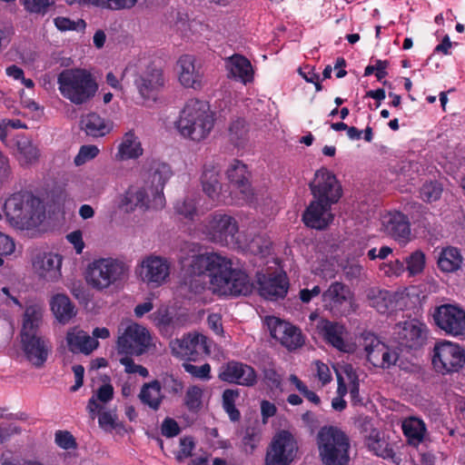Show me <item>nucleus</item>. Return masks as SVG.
Listing matches in <instances>:
<instances>
[{
  "label": "nucleus",
  "mask_w": 465,
  "mask_h": 465,
  "mask_svg": "<svg viewBox=\"0 0 465 465\" xmlns=\"http://www.w3.org/2000/svg\"><path fill=\"white\" fill-rule=\"evenodd\" d=\"M208 277L214 292L224 296H247L254 288L249 275L232 268L231 260L215 252H205L189 257L182 263L183 283L195 292L205 288Z\"/></svg>",
  "instance_id": "nucleus-1"
},
{
  "label": "nucleus",
  "mask_w": 465,
  "mask_h": 465,
  "mask_svg": "<svg viewBox=\"0 0 465 465\" xmlns=\"http://www.w3.org/2000/svg\"><path fill=\"white\" fill-rule=\"evenodd\" d=\"M42 321L43 309L40 306L33 304L25 308L21 342L27 360L36 368L45 364L52 348L50 341L37 333Z\"/></svg>",
  "instance_id": "nucleus-2"
},
{
  "label": "nucleus",
  "mask_w": 465,
  "mask_h": 465,
  "mask_svg": "<svg viewBox=\"0 0 465 465\" xmlns=\"http://www.w3.org/2000/svg\"><path fill=\"white\" fill-rule=\"evenodd\" d=\"M214 114L208 103L190 99L180 113L176 128L185 138L200 142L205 139L214 126Z\"/></svg>",
  "instance_id": "nucleus-3"
},
{
  "label": "nucleus",
  "mask_w": 465,
  "mask_h": 465,
  "mask_svg": "<svg viewBox=\"0 0 465 465\" xmlns=\"http://www.w3.org/2000/svg\"><path fill=\"white\" fill-rule=\"evenodd\" d=\"M57 84L62 96L76 105L88 102L98 90L94 77L84 68L64 69L57 76Z\"/></svg>",
  "instance_id": "nucleus-4"
},
{
  "label": "nucleus",
  "mask_w": 465,
  "mask_h": 465,
  "mask_svg": "<svg viewBox=\"0 0 465 465\" xmlns=\"http://www.w3.org/2000/svg\"><path fill=\"white\" fill-rule=\"evenodd\" d=\"M320 458L324 465H348L350 440L339 428L323 426L317 434Z\"/></svg>",
  "instance_id": "nucleus-5"
},
{
  "label": "nucleus",
  "mask_w": 465,
  "mask_h": 465,
  "mask_svg": "<svg viewBox=\"0 0 465 465\" xmlns=\"http://www.w3.org/2000/svg\"><path fill=\"white\" fill-rule=\"evenodd\" d=\"M5 214L17 225H35L45 218L42 201L32 193H13L5 203Z\"/></svg>",
  "instance_id": "nucleus-6"
},
{
  "label": "nucleus",
  "mask_w": 465,
  "mask_h": 465,
  "mask_svg": "<svg viewBox=\"0 0 465 465\" xmlns=\"http://www.w3.org/2000/svg\"><path fill=\"white\" fill-rule=\"evenodd\" d=\"M128 265L118 259L100 258L88 264L86 282L94 290L103 291L123 281L128 274Z\"/></svg>",
  "instance_id": "nucleus-7"
},
{
  "label": "nucleus",
  "mask_w": 465,
  "mask_h": 465,
  "mask_svg": "<svg viewBox=\"0 0 465 465\" xmlns=\"http://www.w3.org/2000/svg\"><path fill=\"white\" fill-rule=\"evenodd\" d=\"M432 365L441 374L459 372L465 364V351L458 343L441 341L435 343Z\"/></svg>",
  "instance_id": "nucleus-8"
},
{
  "label": "nucleus",
  "mask_w": 465,
  "mask_h": 465,
  "mask_svg": "<svg viewBox=\"0 0 465 465\" xmlns=\"http://www.w3.org/2000/svg\"><path fill=\"white\" fill-rule=\"evenodd\" d=\"M298 442L295 437L286 430L278 431L267 447L265 465H291L296 458Z\"/></svg>",
  "instance_id": "nucleus-9"
},
{
  "label": "nucleus",
  "mask_w": 465,
  "mask_h": 465,
  "mask_svg": "<svg viewBox=\"0 0 465 465\" xmlns=\"http://www.w3.org/2000/svg\"><path fill=\"white\" fill-rule=\"evenodd\" d=\"M140 174L151 184L154 204L163 207L165 203L163 188L173 174L171 166L160 160L147 158L143 163Z\"/></svg>",
  "instance_id": "nucleus-10"
},
{
  "label": "nucleus",
  "mask_w": 465,
  "mask_h": 465,
  "mask_svg": "<svg viewBox=\"0 0 465 465\" xmlns=\"http://www.w3.org/2000/svg\"><path fill=\"white\" fill-rule=\"evenodd\" d=\"M238 231L237 221L232 216L221 212L212 213L206 220L203 229V232L212 242L222 245L234 243Z\"/></svg>",
  "instance_id": "nucleus-11"
},
{
  "label": "nucleus",
  "mask_w": 465,
  "mask_h": 465,
  "mask_svg": "<svg viewBox=\"0 0 465 465\" xmlns=\"http://www.w3.org/2000/svg\"><path fill=\"white\" fill-rule=\"evenodd\" d=\"M313 200L326 205L339 202L342 195V188L335 174L326 168L318 170L309 184Z\"/></svg>",
  "instance_id": "nucleus-12"
},
{
  "label": "nucleus",
  "mask_w": 465,
  "mask_h": 465,
  "mask_svg": "<svg viewBox=\"0 0 465 465\" xmlns=\"http://www.w3.org/2000/svg\"><path fill=\"white\" fill-rule=\"evenodd\" d=\"M151 341L150 332L146 328L138 323H132L118 337V353L134 356L143 355L148 351Z\"/></svg>",
  "instance_id": "nucleus-13"
},
{
  "label": "nucleus",
  "mask_w": 465,
  "mask_h": 465,
  "mask_svg": "<svg viewBox=\"0 0 465 465\" xmlns=\"http://www.w3.org/2000/svg\"><path fill=\"white\" fill-rule=\"evenodd\" d=\"M432 316L436 326L446 334L453 337L465 335V311L461 307L441 304L435 308Z\"/></svg>",
  "instance_id": "nucleus-14"
},
{
  "label": "nucleus",
  "mask_w": 465,
  "mask_h": 465,
  "mask_svg": "<svg viewBox=\"0 0 465 465\" xmlns=\"http://www.w3.org/2000/svg\"><path fill=\"white\" fill-rule=\"evenodd\" d=\"M395 340L399 345L407 350L421 349L428 339V328L417 319L399 322L395 326Z\"/></svg>",
  "instance_id": "nucleus-15"
},
{
  "label": "nucleus",
  "mask_w": 465,
  "mask_h": 465,
  "mask_svg": "<svg viewBox=\"0 0 465 465\" xmlns=\"http://www.w3.org/2000/svg\"><path fill=\"white\" fill-rule=\"evenodd\" d=\"M256 282L259 294L269 301L282 300L289 290V280L285 272H257Z\"/></svg>",
  "instance_id": "nucleus-16"
},
{
  "label": "nucleus",
  "mask_w": 465,
  "mask_h": 465,
  "mask_svg": "<svg viewBox=\"0 0 465 465\" xmlns=\"http://www.w3.org/2000/svg\"><path fill=\"white\" fill-rule=\"evenodd\" d=\"M172 353L183 360L196 361L203 354L209 353L207 338L199 333H188L170 343Z\"/></svg>",
  "instance_id": "nucleus-17"
},
{
  "label": "nucleus",
  "mask_w": 465,
  "mask_h": 465,
  "mask_svg": "<svg viewBox=\"0 0 465 465\" xmlns=\"http://www.w3.org/2000/svg\"><path fill=\"white\" fill-rule=\"evenodd\" d=\"M352 298L350 288L341 282H333L322 294L324 310L332 316H343L349 312V305Z\"/></svg>",
  "instance_id": "nucleus-18"
},
{
  "label": "nucleus",
  "mask_w": 465,
  "mask_h": 465,
  "mask_svg": "<svg viewBox=\"0 0 465 465\" xmlns=\"http://www.w3.org/2000/svg\"><path fill=\"white\" fill-rule=\"evenodd\" d=\"M165 79L163 70L153 64H148L138 72L134 78V84L142 98H154L163 88Z\"/></svg>",
  "instance_id": "nucleus-19"
},
{
  "label": "nucleus",
  "mask_w": 465,
  "mask_h": 465,
  "mask_svg": "<svg viewBox=\"0 0 465 465\" xmlns=\"http://www.w3.org/2000/svg\"><path fill=\"white\" fill-rule=\"evenodd\" d=\"M267 324L271 336L288 351H294L303 345L304 338L300 328L276 317L269 318Z\"/></svg>",
  "instance_id": "nucleus-20"
},
{
  "label": "nucleus",
  "mask_w": 465,
  "mask_h": 465,
  "mask_svg": "<svg viewBox=\"0 0 465 465\" xmlns=\"http://www.w3.org/2000/svg\"><path fill=\"white\" fill-rule=\"evenodd\" d=\"M219 379L228 383L253 387L257 383L258 376L256 371L251 365L231 361L222 366Z\"/></svg>",
  "instance_id": "nucleus-21"
},
{
  "label": "nucleus",
  "mask_w": 465,
  "mask_h": 465,
  "mask_svg": "<svg viewBox=\"0 0 465 465\" xmlns=\"http://www.w3.org/2000/svg\"><path fill=\"white\" fill-rule=\"evenodd\" d=\"M178 79L185 88L199 90L203 85L202 65L192 54H183L177 61Z\"/></svg>",
  "instance_id": "nucleus-22"
},
{
  "label": "nucleus",
  "mask_w": 465,
  "mask_h": 465,
  "mask_svg": "<svg viewBox=\"0 0 465 465\" xmlns=\"http://www.w3.org/2000/svg\"><path fill=\"white\" fill-rule=\"evenodd\" d=\"M331 205L312 200L302 213L303 223L312 229L324 230L333 221Z\"/></svg>",
  "instance_id": "nucleus-23"
},
{
  "label": "nucleus",
  "mask_w": 465,
  "mask_h": 465,
  "mask_svg": "<svg viewBox=\"0 0 465 465\" xmlns=\"http://www.w3.org/2000/svg\"><path fill=\"white\" fill-rule=\"evenodd\" d=\"M170 273V264L166 259L149 256L142 262L140 275L144 282L157 286L165 281Z\"/></svg>",
  "instance_id": "nucleus-24"
},
{
  "label": "nucleus",
  "mask_w": 465,
  "mask_h": 465,
  "mask_svg": "<svg viewBox=\"0 0 465 465\" xmlns=\"http://www.w3.org/2000/svg\"><path fill=\"white\" fill-rule=\"evenodd\" d=\"M228 78L247 84L253 81L254 71L249 59L240 54H234L224 59Z\"/></svg>",
  "instance_id": "nucleus-25"
},
{
  "label": "nucleus",
  "mask_w": 465,
  "mask_h": 465,
  "mask_svg": "<svg viewBox=\"0 0 465 465\" xmlns=\"http://www.w3.org/2000/svg\"><path fill=\"white\" fill-rule=\"evenodd\" d=\"M316 330L326 343L339 351H345L346 344L343 336L346 330L343 324L322 318L317 322Z\"/></svg>",
  "instance_id": "nucleus-26"
},
{
  "label": "nucleus",
  "mask_w": 465,
  "mask_h": 465,
  "mask_svg": "<svg viewBox=\"0 0 465 465\" xmlns=\"http://www.w3.org/2000/svg\"><path fill=\"white\" fill-rule=\"evenodd\" d=\"M384 231L400 242H407L411 235L408 217L401 212L389 213L382 218Z\"/></svg>",
  "instance_id": "nucleus-27"
},
{
  "label": "nucleus",
  "mask_w": 465,
  "mask_h": 465,
  "mask_svg": "<svg viewBox=\"0 0 465 465\" xmlns=\"http://www.w3.org/2000/svg\"><path fill=\"white\" fill-rule=\"evenodd\" d=\"M230 183L240 191L245 197L252 194L250 183L251 173L248 167L242 161L234 159L226 171Z\"/></svg>",
  "instance_id": "nucleus-28"
},
{
  "label": "nucleus",
  "mask_w": 465,
  "mask_h": 465,
  "mask_svg": "<svg viewBox=\"0 0 465 465\" xmlns=\"http://www.w3.org/2000/svg\"><path fill=\"white\" fill-rule=\"evenodd\" d=\"M68 350L73 353L89 354L94 351L99 342L90 337L85 331L76 327L70 329L66 333Z\"/></svg>",
  "instance_id": "nucleus-29"
},
{
  "label": "nucleus",
  "mask_w": 465,
  "mask_h": 465,
  "mask_svg": "<svg viewBox=\"0 0 465 465\" xmlns=\"http://www.w3.org/2000/svg\"><path fill=\"white\" fill-rule=\"evenodd\" d=\"M80 125L86 135L94 138L105 136L111 133L114 127L112 121L103 118L96 113H89L82 116Z\"/></svg>",
  "instance_id": "nucleus-30"
},
{
  "label": "nucleus",
  "mask_w": 465,
  "mask_h": 465,
  "mask_svg": "<svg viewBox=\"0 0 465 465\" xmlns=\"http://www.w3.org/2000/svg\"><path fill=\"white\" fill-rule=\"evenodd\" d=\"M143 153L139 137L134 130L126 132L117 146L115 158L119 161L136 160Z\"/></svg>",
  "instance_id": "nucleus-31"
},
{
  "label": "nucleus",
  "mask_w": 465,
  "mask_h": 465,
  "mask_svg": "<svg viewBox=\"0 0 465 465\" xmlns=\"http://www.w3.org/2000/svg\"><path fill=\"white\" fill-rule=\"evenodd\" d=\"M34 264L40 277L46 281H54L61 275L62 257L59 254L44 253Z\"/></svg>",
  "instance_id": "nucleus-32"
},
{
  "label": "nucleus",
  "mask_w": 465,
  "mask_h": 465,
  "mask_svg": "<svg viewBox=\"0 0 465 465\" xmlns=\"http://www.w3.org/2000/svg\"><path fill=\"white\" fill-rule=\"evenodd\" d=\"M138 398L143 405L157 411L164 400V395L162 393L161 381L153 380L144 383L140 390Z\"/></svg>",
  "instance_id": "nucleus-33"
},
{
  "label": "nucleus",
  "mask_w": 465,
  "mask_h": 465,
  "mask_svg": "<svg viewBox=\"0 0 465 465\" xmlns=\"http://www.w3.org/2000/svg\"><path fill=\"white\" fill-rule=\"evenodd\" d=\"M51 311L55 319L64 324L75 316L76 311L70 298L63 293L54 295L50 301Z\"/></svg>",
  "instance_id": "nucleus-34"
},
{
  "label": "nucleus",
  "mask_w": 465,
  "mask_h": 465,
  "mask_svg": "<svg viewBox=\"0 0 465 465\" xmlns=\"http://www.w3.org/2000/svg\"><path fill=\"white\" fill-rule=\"evenodd\" d=\"M119 207L127 213L133 212L137 207L147 209L149 199L145 189L129 187L121 196Z\"/></svg>",
  "instance_id": "nucleus-35"
},
{
  "label": "nucleus",
  "mask_w": 465,
  "mask_h": 465,
  "mask_svg": "<svg viewBox=\"0 0 465 465\" xmlns=\"http://www.w3.org/2000/svg\"><path fill=\"white\" fill-rule=\"evenodd\" d=\"M367 298L371 307L374 308L380 313H386L393 308L395 298L394 294L387 290L371 288L368 291Z\"/></svg>",
  "instance_id": "nucleus-36"
},
{
  "label": "nucleus",
  "mask_w": 465,
  "mask_h": 465,
  "mask_svg": "<svg viewBox=\"0 0 465 465\" xmlns=\"http://www.w3.org/2000/svg\"><path fill=\"white\" fill-rule=\"evenodd\" d=\"M201 183L203 192L212 199H214L221 190L219 170L214 165H204Z\"/></svg>",
  "instance_id": "nucleus-37"
},
{
  "label": "nucleus",
  "mask_w": 465,
  "mask_h": 465,
  "mask_svg": "<svg viewBox=\"0 0 465 465\" xmlns=\"http://www.w3.org/2000/svg\"><path fill=\"white\" fill-rule=\"evenodd\" d=\"M229 140L237 148H244L249 142V124L243 118H237L229 126Z\"/></svg>",
  "instance_id": "nucleus-38"
},
{
  "label": "nucleus",
  "mask_w": 465,
  "mask_h": 465,
  "mask_svg": "<svg viewBox=\"0 0 465 465\" xmlns=\"http://www.w3.org/2000/svg\"><path fill=\"white\" fill-rule=\"evenodd\" d=\"M17 152L21 164H33L36 163L40 156L39 149L28 137L21 136L16 141Z\"/></svg>",
  "instance_id": "nucleus-39"
},
{
  "label": "nucleus",
  "mask_w": 465,
  "mask_h": 465,
  "mask_svg": "<svg viewBox=\"0 0 465 465\" xmlns=\"http://www.w3.org/2000/svg\"><path fill=\"white\" fill-rule=\"evenodd\" d=\"M462 256L458 248L447 247L442 250L438 260L439 268L447 272H452L460 268Z\"/></svg>",
  "instance_id": "nucleus-40"
},
{
  "label": "nucleus",
  "mask_w": 465,
  "mask_h": 465,
  "mask_svg": "<svg viewBox=\"0 0 465 465\" xmlns=\"http://www.w3.org/2000/svg\"><path fill=\"white\" fill-rule=\"evenodd\" d=\"M402 431L411 443H419L423 440L426 431L425 423L415 417H411L403 420Z\"/></svg>",
  "instance_id": "nucleus-41"
},
{
  "label": "nucleus",
  "mask_w": 465,
  "mask_h": 465,
  "mask_svg": "<svg viewBox=\"0 0 465 465\" xmlns=\"http://www.w3.org/2000/svg\"><path fill=\"white\" fill-rule=\"evenodd\" d=\"M368 447L378 457L388 460L395 458V452L391 444L380 432H376L369 437Z\"/></svg>",
  "instance_id": "nucleus-42"
},
{
  "label": "nucleus",
  "mask_w": 465,
  "mask_h": 465,
  "mask_svg": "<svg viewBox=\"0 0 465 465\" xmlns=\"http://www.w3.org/2000/svg\"><path fill=\"white\" fill-rule=\"evenodd\" d=\"M362 345L364 347V351H366L368 361L376 367L378 362H380V359L381 358V354L382 353V350L379 345L386 344L381 341L380 339L373 333L368 332L363 336Z\"/></svg>",
  "instance_id": "nucleus-43"
},
{
  "label": "nucleus",
  "mask_w": 465,
  "mask_h": 465,
  "mask_svg": "<svg viewBox=\"0 0 465 465\" xmlns=\"http://www.w3.org/2000/svg\"><path fill=\"white\" fill-rule=\"evenodd\" d=\"M443 192L442 184L434 180L425 182L420 189V197L426 203H433L438 201Z\"/></svg>",
  "instance_id": "nucleus-44"
},
{
  "label": "nucleus",
  "mask_w": 465,
  "mask_h": 465,
  "mask_svg": "<svg viewBox=\"0 0 465 465\" xmlns=\"http://www.w3.org/2000/svg\"><path fill=\"white\" fill-rule=\"evenodd\" d=\"M25 10L30 14L45 15L54 6V0H20Z\"/></svg>",
  "instance_id": "nucleus-45"
},
{
  "label": "nucleus",
  "mask_w": 465,
  "mask_h": 465,
  "mask_svg": "<svg viewBox=\"0 0 465 465\" xmlns=\"http://www.w3.org/2000/svg\"><path fill=\"white\" fill-rule=\"evenodd\" d=\"M261 441V432L255 427H247L242 439V450L247 454H252Z\"/></svg>",
  "instance_id": "nucleus-46"
},
{
  "label": "nucleus",
  "mask_w": 465,
  "mask_h": 465,
  "mask_svg": "<svg viewBox=\"0 0 465 465\" xmlns=\"http://www.w3.org/2000/svg\"><path fill=\"white\" fill-rule=\"evenodd\" d=\"M406 269L410 275L420 273L425 265V255L421 251H415L405 259Z\"/></svg>",
  "instance_id": "nucleus-47"
},
{
  "label": "nucleus",
  "mask_w": 465,
  "mask_h": 465,
  "mask_svg": "<svg viewBox=\"0 0 465 465\" xmlns=\"http://www.w3.org/2000/svg\"><path fill=\"white\" fill-rule=\"evenodd\" d=\"M203 391L198 386H191L188 388L185 397L184 404L191 411H197L202 406Z\"/></svg>",
  "instance_id": "nucleus-48"
},
{
  "label": "nucleus",
  "mask_w": 465,
  "mask_h": 465,
  "mask_svg": "<svg viewBox=\"0 0 465 465\" xmlns=\"http://www.w3.org/2000/svg\"><path fill=\"white\" fill-rule=\"evenodd\" d=\"M55 27L62 32L84 30L86 26L84 20H71L68 17L57 16L54 19Z\"/></svg>",
  "instance_id": "nucleus-49"
},
{
  "label": "nucleus",
  "mask_w": 465,
  "mask_h": 465,
  "mask_svg": "<svg viewBox=\"0 0 465 465\" xmlns=\"http://www.w3.org/2000/svg\"><path fill=\"white\" fill-rule=\"evenodd\" d=\"M175 213L183 218L193 221L197 214L196 204L193 199L177 201L174 205Z\"/></svg>",
  "instance_id": "nucleus-50"
},
{
  "label": "nucleus",
  "mask_w": 465,
  "mask_h": 465,
  "mask_svg": "<svg viewBox=\"0 0 465 465\" xmlns=\"http://www.w3.org/2000/svg\"><path fill=\"white\" fill-rule=\"evenodd\" d=\"M136 3L137 0H98L95 6L113 11H120L131 9Z\"/></svg>",
  "instance_id": "nucleus-51"
},
{
  "label": "nucleus",
  "mask_w": 465,
  "mask_h": 465,
  "mask_svg": "<svg viewBox=\"0 0 465 465\" xmlns=\"http://www.w3.org/2000/svg\"><path fill=\"white\" fill-rule=\"evenodd\" d=\"M263 381L266 386L271 390L282 391V377L273 368H266L263 370Z\"/></svg>",
  "instance_id": "nucleus-52"
},
{
  "label": "nucleus",
  "mask_w": 465,
  "mask_h": 465,
  "mask_svg": "<svg viewBox=\"0 0 465 465\" xmlns=\"http://www.w3.org/2000/svg\"><path fill=\"white\" fill-rule=\"evenodd\" d=\"M99 153V149L96 145L87 144L82 145L77 155L74 157V164L76 166L83 165L86 162L95 158Z\"/></svg>",
  "instance_id": "nucleus-53"
},
{
  "label": "nucleus",
  "mask_w": 465,
  "mask_h": 465,
  "mask_svg": "<svg viewBox=\"0 0 465 465\" xmlns=\"http://www.w3.org/2000/svg\"><path fill=\"white\" fill-rule=\"evenodd\" d=\"M183 367L186 372L195 378L203 381H209L211 379V365L209 363H204L202 366H196L189 362H184Z\"/></svg>",
  "instance_id": "nucleus-54"
},
{
  "label": "nucleus",
  "mask_w": 465,
  "mask_h": 465,
  "mask_svg": "<svg viewBox=\"0 0 465 465\" xmlns=\"http://www.w3.org/2000/svg\"><path fill=\"white\" fill-rule=\"evenodd\" d=\"M13 177L14 171L10 158L0 150V185L10 183Z\"/></svg>",
  "instance_id": "nucleus-55"
},
{
  "label": "nucleus",
  "mask_w": 465,
  "mask_h": 465,
  "mask_svg": "<svg viewBox=\"0 0 465 465\" xmlns=\"http://www.w3.org/2000/svg\"><path fill=\"white\" fill-rule=\"evenodd\" d=\"M195 447V443L193 437H183L180 439V450L177 452L175 459L182 462L185 459L193 455V450Z\"/></svg>",
  "instance_id": "nucleus-56"
},
{
  "label": "nucleus",
  "mask_w": 465,
  "mask_h": 465,
  "mask_svg": "<svg viewBox=\"0 0 465 465\" xmlns=\"http://www.w3.org/2000/svg\"><path fill=\"white\" fill-rule=\"evenodd\" d=\"M161 384L162 388H163L166 392L172 395L180 394L183 389V382L174 378L173 375H167L163 377Z\"/></svg>",
  "instance_id": "nucleus-57"
},
{
  "label": "nucleus",
  "mask_w": 465,
  "mask_h": 465,
  "mask_svg": "<svg viewBox=\"0 0 465 465\" xmlns=\"http://www.w3.org/2000/svg\"><path fill=\"white\" fill-rule=\"evenodd\" d=\"M55 443L64 450L76 448V441L71 432L67 430H57L55 432Z\"/></svg>",
  "instance_id": "nucleus-58"
},
{
  "label": "nucleus",
  "mask_w": 465,
  "mask_h": 465,
  "mask_svg": "<svg viewBox=\"0 0 465 465\" xmlns=\"http://www.w3.org/2000/svg\"><path fill=\"white\" fill-rule=\"evenodd\" d=\"M382 350L381 358L376 367L386 369L395 364L398 360V354L391 351L387 345H379Z\"/></svg>",
  "instance_id": "nucleus-59"
},
{
  "label": "nucleus",
  "mask_w": 465,
  "mask_h": 465,
  "mask_svg": "<svg viewBox=\"0 0 465 465\" xmlns=\"http://www.w3.org/2000/svg\"><path fill=\"white\" fill-rule=\"evenodd\" d=\"M15 248V245L13 239L0 232V266L4 264L3 256L13 253Z\"/></svg>",
  "instance_id": "nucleus-60"
},
{
  "label": "nucleus",
  "mask_w": 465,
  "mask_h": 465,
  "mask_svg": "<svg viewBox=\"0 0 465 465\" xmlns=\"http://www.w3.org/2000/svg\"><path fill=\"white\" fill-rule=\"evenodd\" d=\"M181 429L177 421L172 418H165L161 426V432L166 438H173L177 436Z\"/></svg>",
  "instance_id": "nucleus-61"
},
{
  "label": "nucleus",
  "mask_w": 465,
  "mask_h": 465,
  "mask_svg": "<svg viewBox=\"0 0 465 465\" xmlns=\"http://www.w3.org/2000/svg\"><path fill=\"white\" fill-rule=\"evenodd\" d=\"M68 242L74 245V248L77 254L83 252L84 248V242L83 241V234L80 230L74 231L66 236Z\"/></svg>",
  "instance_id": "nucleus-62"
},
{
  "label": "nucleus",
  "mask_w": 465,
  "mask_h": 465,
  "mask_svg": "<svg viewBox=\"0 0 465 465\" xmlns=\"http://www.w3.org/2000/svg\"><path fill=\"white\" fill-rule=\"evenodd\" d=\"M95 397L104 403H107L114 398V387L110 383L103 384L97 390Z\"/></svg>",
  "instance_id": "nucleus-63"
},
{
  "label": "nucleus",
  "mask_w": 465,
  "mask_h": 465,
  "mask_svg": "<svg viewBox=\"0 0 465 465\" xmlns=\"http://www.w3.org/2000/svg\"><path fill=\"white\" fill-rule=\"evenodd\" d=\"M277 412V408L274 403L262 400L261 401V415L263 423H266L269 418L273 417Z\"/></svg>",
  "instance_id": "nucleus-64"
}]
</instances>
